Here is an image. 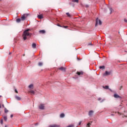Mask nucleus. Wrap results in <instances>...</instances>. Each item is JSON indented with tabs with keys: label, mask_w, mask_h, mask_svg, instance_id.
<instances>
[{
	"label": "nucleus",
	"mask_w": 127,
	"mask_h": 127,
	"mask_svg": "<svg viewBox=\"0 0 127 127\" xmlns=\"http://www.w3.org/2000/svg\"><path fill=\"white\" fill-rule=\"evenodd\" d=\"M29 31H30V29H27L23 32L22 36L24 40L27 39V37H30L32 34L29 33Z\"/></svg>",
	"instance_id": "obj_1"
},
{
	"label": "nucleus",
	"mask_w": 127,
	"mask_h": 127,
	"mask_svg": "<svg viewBox=\"0 0 127 127\" xmlns=\"http://www.w3.org/2000/svg\"><path fill=\"white\" fill-rule=\"evenodd\" d=\"M118 115H119V116H122V118H125V120L120 122L119 124L120 126H124L126 123H127V112H125L124 114L118 112Z\"/></svg>",
	"instance_id": "obj_2"
},
{
	"label": "nucleus",
	"mask_w": 127,
	"mask_h": 127,
	"mask_svg": "<svg viewBox=\"0 0 127 127\" xmlns=\"http://www.w3.org/2000/svg\"><path fill=\"white\" fill-rule=\"evenodd\" d=\"M102 24V21H101V20L99 19V18H97L96 19V24H95V26H97V25H101Z\"/></svg>",
	"instance_id": "obj_3"
},
{
	"label": "nucleus",
	"mask_w": 127,
	"mask_h": 127,
	"mask_svg": "<svg viewBox=\"0 0 127 127\" xmlns=\"http://www.w3.org/2000/svg\"><path fill=\"white\" fill-rule=\"evenodd\" d=\"M28 16V14H24L21 17V20L23 21V20H25V19H26V18H27V17Z\"/></svg>",
	"instance_id": "obj_4"
},
{
	"label": "nucleus",
	"mask_w": 127,
	"mask_h": 127,
	"mask_svg": "<svg viewBox=\"0 0 127 127\" xmlns=\"http://www.w3.org/2000/svg\"><path fill=\"white\" fill-rule=\"evenodd\" d=\"M111 75V71H106L105 73L103 74V76H109Z\"/></svg>",
	"instance_id": "obj_5"
},
{
	"label": "nucleus",
	"mask_w": 127,
	"mask_h": 127,
	"mask_svg": "<svg viewBox=\"0 0 127 127\" xmlns=\"http://www.w3.org/2000/svg\"><path fill=\"white\" fill-rule=\"evenodd\" d=\"M44 108H45V107L44 106V104H40L39 106V108L40 109V110H44Z\"/></svg>",
	"instance_id": "obj_6"
},
{
	"label": "nucleus",
	"mask_w": 127,
	"mask_h": 127,
	"mask_svg": "<svg viewBox=\"0 0 127 127\" xmlns=\"http://www.w3.org/2000/svg\"><path fill=\"white\" fill-rule=\"evenodd\" d=\"M93 114H94V111H93V110H91L89 112L88 116H89V117H92L93 116Z\"/></svg>",
	"instance_id": "obj_7"
},
{
	"label": "nucleus",
	"mask_w": 127,
	"mask_h": 127,
	"mask_svg": "<svg viewBox=\"0 0 127 127\" xmlns=\"http://www.w3.org/2000/svg\"><path fill=\"white\" fill-rule=\"evenodd\" d=\"M59 70H61V71H63V72H65L66 68L64 67H61L59 68Z\"/></svg>",
	"instance_id": "obj_8"
},
{
	"label": "nucleus",
	"mask_w": 127,
	"mask_h": 127,
	"mask_svg": "<svg viewBox=\"0 0 127 127\" xmlns=\"http://www.w3.org/2000/svg\"><path fill=\"white\" fill-rule=\"evenodd\" d=\"M15 98L16 99V100H17V101H20V100H21V98H20V97L18 96H15Z\"/></svg>",
	"instance_id": "obj_9"
},
{
	"label": "nucleus",
	"mask_w": 127,
	"mask_h": 127,
	"mask_svg": "<svg viewBox=\"0 0 127 127\" xmlns=\"http://www.w3.org/2000/svg\"><path fill=\"white\" fill-rule=\"evenodd\" d=\"M37 17L40 19H42V18H43V14L38 15Z\"/></svg>",
	"instance_id": "obj_10"
},
{
	"label": "nucleus",
	"mask_w": 127,
	"mask_h": 127,
	"mask_svg": "<svg viewBox=\"0 0 127 127\" xmlns=\"http://www.w3.org/2000/svg\"><path fill=\"white\" fill-rule=\"evenodd\" d=\"M29 92L31 94V95H34V94H35V92L32 90H30Z\"/></svg>",
	"instance_id": "obj_11"
},
{
	"label": "nucleus",
	"mask_w": 127,
	"mask_h": 127,
	"mask_svg": "<svg viewBox=\"0 0 127 127\" xmlns=\"http://www.w3.org/2000/svg\"><path fill=\"white\" fill-rule=\"evenodd\" d=\"M39 33H41L42 34H44V33H45V30H40Z\"/></svg>",
	"instance_id": "obj_12"
},
{
	"label": "nucleus",
	"mask_w": 127,
	"mask_h": 127,
	"mask_svg": "<svg viewBox=\"0 0 127 127\" xmlns=\"http://www.w3.org/2000/svg\"><path fill=\"white\" fill-rule=\"evenodd\" d=\"M92 125V122H89L87 125L86 127H90V126Z\"/></svg>",
	"instance_id": "obj_13"
},
{
	"label": "nucleus",
	"mask_w": 127,
	"mask_h": 127,
	"mask_svg": "<svg viewBox=\"0 0 127 127\" xmlns=\"http://www.w3.org/2000/svg\"><path fill=\"white\" fill-rule=\"evenodd\" d=\"M114 98H121V96H120L119 95L117 94H114Z\"/></svg>",
	"instance_id": "obj_14"
},
{
	"label": "nucleus",
	"mask_w": 127,
	"mask_h": 127,
	"mask_svg": "<svg viewBox=\"0 0 127 127\" xmlns=\"http://www.w3.org/2000/svg\"><path fill=\"white\" fill-rule=\"evenodd\" d=\"M28 88L29 89H33V84H32L29 85Z\"/></svg>",
	"instance_id": "obj_15"
},
{
	"label": "nucleus",
	"mask_w": 127,
	"mask_h": 127,
	"mask_svg": "<svg viewBox=\"0 0 127 127\" xmlns=\"http://www.w3.org/2000/svg\"><path fill=\"white\" fill-rule=\"evenodd\" d=\"M32 46V48H36V44H35V43H33Z\"/></svg>",
	"instance_id": "obj_16"
},
{
	"label": "nucleus",
	"mask_w": 127,
	"mask_h": 127,
	"mask_svg": "<svg viewBox=\"0 0 127 127\" xmlns=\"http://www.w3.org/2000/svg\"><path fill=\"white\" fill-rule=\"evenodd\" d=\"M64 117H65V114H64V113H62L60 115V118H64Z\"/></svg>",
	"instance_id": "obj_17"
},
{
	"label": "nucleus",
	"mask_w": 127,
	"mask_h": 127,
	"mask_svg": "<svg viewBox=\"0 0 127 127\" xmlns=\"http://www.w3.org/2000/svg\"><path fill=\"white\" fill-rule=\"evenodd\" d=\"M52 127H60V126L57 125H54L52 126Z\"/></svg>",
	"instance_id": "obj_18"
},
{
	"label": "nucleus",
	"mask_w": 127,
	"mask_h": 127,
	"mask_svg": "<svg viewBox=\"0 0 127 127\" xmlns=\"http://www.w3.org/2000/svg\"><path fill=\"white\" fill-rule=\"evenodd\" d=\"M77 74L79 76V75H83V72H77Z\"/></svg>",
	"instance_id": "obj_19"
},
{
	"label": "nucleus",
	"mask_w": 127,
	"mask_h": 127,
	"mask_svg": "<svg viewBox=\"0 0 127 127\" xmlns=\"http://www.w3.org/2000/svg\"><path fill=\"white\" fill-rule=\"evenodd\" d=\"M103 88H104V89H106L107 90H108V89H109V86L106 85V86H103Z\"/></svg>",
	"instance_id": "obj_20"
},
{
	"label": "nucleus",
	"mask_w": 127,
	"mask_h": 127,
	"mask_svg": "<svg viewBox=\"0 0 127 127\" xmlns=\"http://www.w3.org/2000/svg\"><path fill=\"white\" fill-rule=\"evenodd\" d=\"M17 22L19 23L20 21H21V19L20 18H18L16 19Z\"/></svg>",
	"instance_id": "obj_21"
},
{
	"label": "nucleus",
	"mask_w": 127,
	"mask_h": 127,
	"mask_svg": "<svg viewBox=\"0 0 127 127\" xmlns=\"http://www.w3.org/2000/svg\"><path fill=\"white\" fill-rule=\"evenodd\" d=\"M99 68L100 69H105V66H104V65L100 66H99Z\"/></svg>",
	"instance_id": "obj_22"
},
{
	"label": "nucleus",
	"mask_w": 127,
	"mask_h": 127,
	"mask_svg": "<svg viewBox=\"0 0 127 127\" xmlns=\"http://www.w3.org/2000/svg\"><path fill=\"white\" fill-rule=\"evenodd\" d=\"M66 15H67V16H68V17H71V15H70V14L69 13V12H67V13H66Z\"/></svg>",
	"instance_id": "obj_23"
},
{
	"label": "nucleus",
	"mask_w": 127,
	"mask_h": 127,
	"mask_svg": "<svg viewBox=\"0 0 127 127\" xmlns=\"http://www.w3.org/2000/svg\"><path fill=\"white\" fill-rule=\"evenodd\" d=\"M109 10L110 11V14L112 13V12H113V8H109Z\"/></svg>",
	"instance_id": "obj_24"
},
{
	"label": "nucleus",
	"mask_w": 127,
	"mask_h": 127,
	"mask_svg": "<svg viewBox=\"0 0 127 127\" xmlns=\"http://www.w3.org/2000/svg\"><path fill=\"white\" fill-rule=\"evenodd\" d=\"M38 65L39 66H42V65H43V64L42 63H39Z\"/></svg>",
	"instance_id": "obj_25"
},
{
	"label": "nucleus",
	"mask_w": 127,
	"mask_h": 127,
	"mask_svg": "<svg viewBox=\"0 0 127 127\" xmlns=\"http://www.w3.org/2000/svg\"><path fill=\"white\" fill-rule=\"evenodd\" d=\"M3 119L6 122V121L7 120V118L6 116H5L3 117Z\"/></svg>",
	"instance_id": "obj_26"
},
{
	"label": "nucleus",
	"mask_w": 127,
	"mask_h": 127,
	"mask_svg": "<svg viewBox=\"0 0 127 127\" xmlns=\"http://www.w3.org/2000/svg\"><path fill=\"white\" fill-rule=\"evenodd\" d=\"M0 124L1 125H2V124H3V120H2V119H1L0 120Z\"/></svg>",
	"instance_id": "obj_27"
},
{
	"label": "nucleus",
	"mask_w": 127,
	"mask_h": 127,
	"mask_svg": "<svg viewBox=\"0 0 127 127\" xmlns=\"http://www.w3.org/2000/svg\"><path fill=\"white\" fill-rule=\"evenodd\" d=\"M4 112L5 113H8V110H7L6 109H4Z\"/></svg>",
	"instance_id": "obj_28"
},
{
	"label": "nucleus",
	"mask_w": 127,
	"mask_h": 127,
	"mask_svg": "<svg viewBox=\"0 0 127 127\" xmlns=\"http://www.w3.org/2000/svg\"><path fill=\"white\" fill-rule=\"evenodd\" d=\"M74 127V125H69L68 126H67V127Z\"/></svg>",
	"instance_id": "obj_29"
},
{
	"label": "nucleus",
	"mask_w": 127,
	"mask_h": 127,
	"mask_svg": "<svg viewBox=\"0 0 127 127\" xmlns=\"http://www.w3.org/2000/svg\"><path fill=\"white\" fill-rule=\"evenodd\" d=\"M74 2H79V0H74Z\"/></svg>",
	"instance_id": "obj_30"
},
{
	"label": "nucleus",
	"mask_w": 127,
	"mask_h": 127,
	"mask_svg": "<svg viewBox=\"0 0 127 127\" xmlns=\"http://www.w3.org/2000/svg\"><path fill=\"white\" fill-rule=\"evenodd\" d=\"M64 28H68V26H63Z\"/></svg>",
	"instance_id": "obj_31"
},
{
	"label": "nucleus",
	"mask_w": 127,
	"mask_h": 127,
	"mask_svg": "<svg viewBox=\"0 0 127 127\" xmlns=\"http://www.w3.org/2000/svg\"><path fill=\"white\" fill-rule=\"evenodd\" d=\"M81 124H82V121H80V122H79V123H78V126L81 125Z\"/></svg>",
	"instance_id": "obj_32"
},
{
	"label": "nucleus",
	"mask_w": 127,
	"mask_h": 127,
	"mask_svg": "<svg viewBox=\"0 0 127 127\" xmlns=\"http://www.w3.org/2000/svg\"><path fill=\"white\" fill-rule=\"evenodd\" d=\"M123 89V86H120V90H122Z\"/></svg>",
	"instance_id": "obj_33"
},
{
	"label": "nucleus",
	"mask_w": 127,
	"mask_h": 127,
	"mask_svg": "<svg viewBox=\"0 0 127 127\" xmlns=\"http://www.w3.org/2000/svg\"><path fill=\"white\" fill-rule=\"evenodd\" d=\"M15 93H16L17 94L18 93V92L17 91V90L16 89H15Z\"/></svg>",
	"instance_id": "obj_34"
},
{
	"label": "nucleus",
	"mask_w": 127,
	"mask_h": 127,
	"mask_svg": "<svg viewBox=\"0 0 127 127\" xmlns=\"http://www.w3.org/2000/svg\"><path fill=\"white\" fill-rule=\"evenodd\" d=\"M124 21H125V22H127V19H125Z\"/></svg>",
	"instance_id": "obj_35"
},
{
	"label": "nucleus",
	"mask_w": 127,
	"mask_h": 127,
	"mask_svg": "<svg viewBox=\"0 0 127 127\" xmlns=\"http://www.w3.org/2000/svg\"><path fill=\"white\" fill-rule=\"evenodd\" d=\"M10 118H13V115H10Z\"/></svg>",
	"instance_id": "obj_36"
},
{
	"label": "nucleus",
	"mask_w": 127,
	"mask_h": 127,
	"mask_svg": "<svg viewBox=\"0 0 127 127\" xmlns=\"http://www.w3.org/2000/svg\"><path fill=\"white\" fill-rule=\"evenodd\" d=\"M58 26H60V27H62V26H61V25L58 24Z\"/></svg>",
	"instance_id": "obj_37"
},
{
	"label": "nucleus",
	"mask_w": 127,
	"mask_h": 127,
	"mask_svg": "<svg viewBox=\"0 0 127 127\" xmlns=\"http://www.w3.org/2000/svg\"><path fill=\"white\" fill-rule=\"evenodd\" d=\"M98 100L99 101H101V98H99L98 99Z\"/></svg>",
	"instance_id": "obj_38"
},
{
	"label": "nucleus",
	"mask_w": 127,
	"mask_h": 127,
	"mask_svg": "<svg viewBox=\"0 0 127 127\" xmlns=\"http://www.w3.org/2000/svg\"><path fill=\"white\" fill-rule=\"evenodd\" d=\"M104 101H105V99H103V100H102V101H101V103L104 102Z\"/></svg>",
	"instance_id": "obj_39"
},
{
	"label": "nucleus",
	"mask_w": 127,
	"mask_h": 127,
	"mask_svg": "<svg viewBox=\"0 0 127 127\" xmlns=\"http://www.w3.org/2000/svg\"><path fill=\"white\" fill-rule=\"evenodd\" d=\"M1 108V106L0 105V109Z\"/></svg>",
	"instance_id": "obj_40"
},
{
	"label": "nucleus",
	"mask_w": 127,
	"mask_h": 127,
	"mask_svg": "<svg viewBox=\"0 0 127 127\" xmlns=\"http://www.w3.org/2000/svg\"><path fill=\"white\" fill-rule=\"evenodd\" d=\"M91 45V44H88V45Z\"/></svg>",
	"instance_id": "obj_41"
},
{
	"label": "nucleus",
	"mask_w": 127,
	"mask_h": 127,
	"mask_svg": "<svg viewBox=\"0 0 127 127\" xmlns=\"http://www.w3.org/2000/svg\"><path fill=\"white\" fill-rule=\"evenodd\" d=\"M111 116H114V114H111Z\"/></svg>",
	"instance_id": "obj_42"
},
{
	"label": "nucleus",
	"mask_w": 127,
	"mask_h": 127,
	"mask_svg": "<svg viewBox=\"0 0 127 127\" xmlns=\"http://www.w3.org/2000/svg\"><path fill=\"white\" fill-rule=\"evenodd\" d=\"M49 127H52V126H50Z\"/></svg>",
	"instance_id": "obj_43"
},
{
	"label": "nucleus",
	"mask_w": 127,
	"mask_h": 127,
	"mask_svg": "<svg viewBox=\"0 0 127 127\" xmlns=\"http://www.w3.org/2000/svg\"><path fill=\"white\" fill-rule=\"evenodd\" d=\"M25 56V55H23V56Z\"/></svg>",
	"instance_id": "obj_44"
},
{
	"label": "nucleus",
	"mask_w": 127,
	"mask_h": 127,
	"mask_svg": "<svg viewBox=\"0 0 127 127\" xmlns=\"http://www.w3.org/2000/svg\"><path fill=\"white\" fill-rule=\"evenodd\" d=\"M5 127H6V126H5Z\"/></svg>",
	"instance_id": "obj_45"
}]
</instances>
